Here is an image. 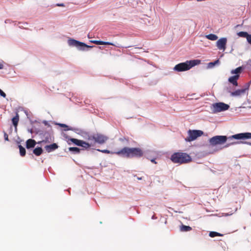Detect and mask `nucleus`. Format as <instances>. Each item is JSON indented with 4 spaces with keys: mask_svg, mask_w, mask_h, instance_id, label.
Listing matches in <instances>:
<instances>
[{
    "mask_svg": "<svg viewBox=\"0 0 251 251\" xmlns=\"http://www.w3.org/2000/svg\"><path fill=\"white\" fill-rule=\"evenodd\" d=\"M116 154L122 155L126 158L140 157L143 155L142 150L139 148L125 147L120 151H116Z\"/></svg>",
    "mask_w": 251,
    "mask_h": 251,
    "instance_id": "nucleus-1",
    "label": "nucleus"
},
{
    "mask_svg": "<svg viewBox=\"0 0 251 251\" xmlns=\"http://www.w3.org/2000/svg\"><path fill=\"white\" fill-rule=\"evenodd\" d=\"M171 161L176 164H183L192 161L191 156L185 152H177L174 153L171 156Z\"/></svg>",
    "mask_w": 251,
    "mask_h": 251,
    "instance_id": "nucleus-2",
    "label": "nucleus"
},
{
    "mask_svg": "<svg viewBox=\"0 0 251 251\" xmlns=\"http://www.w3.org/2000/svg\"><path fill=\"white\" fill-rule=\"evenodd\" d=\"M200 60H187L185 62L180 63L176 65L174 69L177 72H183L190 70L195 65L200 64Z\"/></svg>",
    "mask_w": 251,
    "mask_h": 251,
    "instance_id": "nucleus-3",
    "label": "nucleus"
},
{
    "mask_svg": "<svg viewBox=\"0 0 251 251\" xmlns=\"http://www.w3.org/2000/svg\"><path fill=\"white\" fill-rule=\"evenodd\" d=\"M108 139V137L101 133H96L88 137L89 140H94L95 143L99 144H104Z\"/></svg>",
    "mask_w": 251,
    "mask_h": 251,
    "instance_id": "nucleus-4",
    "label": "nucleus"
},
{
    "mask_svg": "<svg viewBox=\"0 0 251 251\" xmlns=\"http://www.w3.org/2000/svg\"><path fill=\"white\" fill-rule=\"evenodd\" d=\"M203 133L201 130L189 129L188 131V136L185 139V140L187 142H191L201 136Z\"/></svg>",
    "mask_w": 251,
    "mask_h": 251,
    "instance_id": "nucleus-5",
    "label": "nucleus"
},
{
    "mask_svg": "<svg viewBox=\"0 0 251 251\" xmlns=\"http://www.w3.org/2000/svg\"><path fill=\"white\" fill-rule=\"evenodd\" d=\"M227 138L226 136L217 135L211 138L209 141L212 146L223 144L226 142Z\"/></svg>",
    "mask_w": 251,
    "mask_h": 251,
    "instance_id": "nucleus-6",
    "label": "nucleus"
},
{
    "mask_svg": "<svg viewBox=\"0 0 251 251\" xmlns=\"http://www.w3.org/2000/svg\"><path fill=\"white\" fill-rule=\"evenodd\" d=\"M229 105L223 102H217L212 104V111L214 113L220 112L227 110Z\"/></svg>",
    "mask_w": 251,
    "mask_h": 251,
    "instance_id": "nucleus-7",
    "label": "nucleus"
},
{
    "mask_svg": "<svg viewBox=\"0 0 251 251\" xmlns=\"http://www.w3.org/2000/svg\"><path fill=\"white\" fill-rule=\"evenodd\" d=\"M228 139H235L237 140H245L251 139V133L245 132L236 134L229 136Z\"/></svg>",
    "mask_w": 251,
    "mask_h": 251,
    "instance_id": "nucleus-8",
    "label": "nucleus"
},
{
    "mask_svg": "<svg viewBox=\"0 0 251 251\" xmlns=\"http://www.w3.org/2000/svg\"><path fill=\"white\" fill-rule=\"evenodd\" d=\"M226 43L227 39L225 37L221 38L217 41L216 46L219 50L224 51L226 49Z\"/></svg>",
    "mask_w": 251,
    "mask_h": 251,
    "instance_id": "nucleus-9",
    "label": "nucleus"
},
{
    "mask_svg": "<svg viewBox=\"0 0 251 251\" xmlns=\"http://www.w3.org/2000/svg\"><path fill=\"white\" fill-rule=\"evenodd\" d=\"M68 44L70 46H75L76 47H85L87 48H92V46H89L86 45L85 43L80 42L79 41H76L75 39H70L68 40Z\"/></svg>",
    "mask_w": 251,
    "mask_h": 251,
    "instance_id": "nucleus-10",
    "label": "nucleus"
},
{
    "mask_svg": "<svg viewBox=\"0 0 251 251\" xmlns=\"http://www.w3.org/2000/svg\"><path fill=\"white\" fill-rule=\"evenodd\" d=\"M92 43L98 45H112L114 46H116L118 48H121L122 46L119 44H114L111 42H104L101 41H98V40H94L92 41Z\"/></svg>",
    "mask_w": 251,
    "mask_h": 251,
    "instance_id": "nucleus-11",
    "label": "nucleus"
},
{
    "mask_svg": "<svg viewBox=\"0 0 251 251\" xmlns=\"http://www.w3.org/2000/svg\"><path fill=\"white\" fill-rule=\"evenodd\" d=\"M58 148V145L56 143H53L52 144L47 145L45 147L46 151L48 152H50L57 149Z\"/></svg>",
    "mask_w": 251,
    "mask_h": 251,
    "instance_id": "nucleus-12",
    "label": "nucleus"
},
{
    "mask_svg": "<svg viewBox=\"0 0 251 251\" xmlns=\"http://www.w3.org/2000/svg\"><path fill=\"white\" fill-rule=\"evenodd\" d=\"M239 78V76L238 75H234L228 78V81L232 83L234 86H237L238 85L237 80Z\"/></svg>",
    "mask_w": 251,
    "mask_h": 251,
    "instance_id": "nucleus-13",
    "label": "nucleus"
},
{
    "mask_svg": "<svg viewBox=\"0 0 251 251\" xmlns=\"http://www.w3.org/2000/svg\"><path fill=\"white\" fill-rule=\"evenodd\" d=\"M248 88L238 89L231 93L232 96H239L244 94Z\"/></svg>",
    "mask_w": 251,
    "mask_h": 251,
    "instance_id": "nucleus-14",
    "label": "nucleus"
},
{
    "mask_svg": "<svg viewBox=\"0 0 251 251\" xmlns=\"http://www.w3.org/2000/svg\"><path fill=\"white\" fill-rule=\"evenodd\" d=\"M36 144V141L32 139H28L26 142V148L30 149L34 148Z\"/></svg>",
    "mask_w": 251,
    "mask_h": 251,
    "instance_id": "nucleus-15",
    "label": "nucleus"
},
{
    "mask_svg": "<svg viewBox=\"0 0 251 251\" xmlns=\"http://www.w3.org/2000/svg\"><path fill=\"white\" fill-rule=\"evenodd\" d=\"M244 70V68L242 66L239 67L234 70H232L231 71V74H235V75H238L240 76V74Z\"/></svg>",
    "mask_w": 251,
    "mask_h": 251,
    "instance_id": "nucleus-16",
    "label": "nucleus"
},
{
    "mask_svg": "<svg viewBox=\"0 0 251 251\" xmlns=\"http://www.w3.org/2000/svg\"><path fill=\"white\" fill-rule=\"evenodd\" d=\"M69 141H71V142L73 143L75 145L79 146L81 145V143L82 140H78L75 138H70L69 141H68V144L70 145L71 143L69 142Z\"/></svg>",
    "mask_w": 251,
    "mask_h": 251,
    "instance_id": "nucleus-17",
    "label": "nucleus"
},
{
    "mask_svg": "<svg viewBox=\"0 0 251 251\" xmlns=\"http://www.w3.org/2000/svg\"><path fill=\"white\" fill-rule=\"evenodd\" d=\"M33 153L36 156H39L43 153V149L41 147H37L33 151Z\"/></svg>",
    "mask_w": 251,
    "mask_h": 251,
    "instance_id": "nucleus-18",
    "label": "nucleus"
},
{
    "mask_svg": "<svg viewBox=\"0 0 251 251\" xmlns=\"http://www.w3.org/2000/svg\"><path fill=\"white\" fill-rule=\"evenodd\" d=\"M19 120V116L18 114L17 113L16 116L14 117H13L12 119V123L15 127L17 126Z\"/></svg>",
    "mask_w": 251,
    "mask_h": 251,
    "instance_id": "nucleus-19",
    "label": "nucleus"
},
{
    "mask_svg": "<svg viewBox=\"0 0 251 251\" xmlns=\"http://www.w3.org/2000/svg\"><path fill=\"white\" fill-rule=\"evenodd\" d=\"M205 37L211 41H215L218 39V36L214 34H209L205 35Z\"/></svg>",
    "mask_w": 251,
    "mask_h": 251,
    "instance_id": "nucleus-20",
    "label": "nucleus"
},
{
    "mask_svg": "<svg viewBox=\"0 0 251 251\" xmlns=\"http://www.w3.org/2000/svg\"><path fill=\"white\" fill-rule=\"evenodd\" d=\"M192 230V227L190 226L182 225L180 226V230L181 231L186 232Z\"/></svg>",
    "mask_w": 251,
    "mask_h": 251,
    "instance_id": "nucleus-21",
    "label": "nucleus"
},
{
    "mask_svg": "<svg viewBox=\"0 0 251 251\" xmlns=\"http://www.w3.org/2000/svg\"><path fill=\"white\" fill-rule=\"evenodd\" d=\"M237 35L239 37L246 38L247 39V38L248 37L249 34H248V32L245 31H240L237 33Z\"/></svg>",
    "mask_w": 251,
    "mask_h": 251,
    "instance_id": "nucleus-22",
    "label": "nucleus"
},
{
    "mask_svg": "<svg viewBox=\"0 0 251 251\" xmlns=\"http://www.w3.org/2000/svg\"><path fill=\"white\" fill-rule=\"evenodd\" d=\"M19 150H20V155L22 156H25V153H26V151H25V148H24L22 145H19Z\"/></svg>",
    "mask_w": 251,
    "mask_h": 251,
    "instance_id": "nucleus-23",
    "label": "nucleus"
},
{
    "mask_svg": "<svg viewBox=\"0 0 251 251\" xmlns=\"http://www.w3.org/2000/svg\"><path fill=\"white\" fill-rule=\"evenodd\" d=\"M81 145H80L79 146L82 147L86 149L89 148L91 146V144L83 140L81 141Z\"/></svg>",
    "mask_w": 251,
    "mask_h": 251,
    "instance_id": "nucleus-24",
    "label": "nucleus"
},
{
    "mask_svg": "<svg viewBox=\"0 0 251 251\" xmlns=\"http://www.w3.org/2000/svg\"><path fill=\"white\" fill-rule=\"evenodd\" d=\"M69 151H72L75 153H79L80 152V149L77 147H70Z\"/></svg>",
    "mask_w": 251,
    "mask_h": 251,
    "instance_id": "nucleus-25",
    "label": "nucleus"
},
{
    "mask_svg": "<svg viewBox=\"0 0 251 251\" xmlns=\"http://www.w3.org/2000/svg\"><path fill=\"white\" fill-rule=\"evenodd\" d=\"M223 235L220 233L215 231H211L209 233V236L211 237H214L215 236H222Z\"/></svg>",
    "mask_w": 251,
    "mask_h": 251,
    "instance_id": "nucleus-26",
    "label": "nucleus"
},
{
    "mask_svg": "<svg viewBox=\"0 0 251 251\" xmlns=\"http://www.w3.org/2000/svg\"><path fill=\"white\" fill-rule=\"evenodd\" d=\"M97 151H99L101 152L102 153H104L116 154V152L111 151H110L107 150H99V149H98V150H97Z\"/></svg>",
    "mask_w": 251,
    "mask_h": 251,
    "instance_id": "nucleus-27",
    "label": "nucleus"
},
{
    "mask_svg": "<svg viewBox=\"0 0 251 251\" xmlns=\"http://www.w3.org/2000/svg\"><path fill=\"white\" fill-rule=\"evenodd\" d=\"M0 95L3 98L6 97L5 93L4 92H3L0 89Z\"/></svg>",
    "mask_w": 251,
    "mask_h": 251,
    "instance_id": "nucleus-28",
    "label": "nucleus"
},
{
    "mask_svg": "<svg viewBox=\"0 0 251 251\" xmlns=\"http://www.w3.org/2000/svg\"><path fill=\"white\" fill-rule=\"evenodd\" d=\"M248 42L251 45V34H249L248 37L247 38Z\"/></svg>",
    "mask_w": 251,
    "mask_h": 251,
    "instance_id": "nucleus-29",
    "label": "nucleus"
},
{
    "mask_svg": "<svg viewBox=\"0 0 251 251\" xmlns=\"http://www.w3.org/2000/svg\"><path fill=\"white\" fill-rule=\"evenodd\" d=\"M4 137L5 140L8 141V134L6 132H4Z\"/></svg>",
    "mask_w": 251,
    "mask_h": 251,
    "instance_id": "nucleus-30",
    "label": "nucleus"
},
{
    "mask_svg": "<svg viewBox=\"0 0 251 251\" xmlns=\"http://www.w3.org/2000/svg\"><path fill=\"white\" fill-rule=\"evenodd\" d=\"M59 125L61 126V127H68V126H67L65 124H59Z\"/></svg>",
    "mask_w": 251,
    "mask_h": 251,
    "instance_id": "nucleus-31",
    "label": "nucleus"
},
{
    "mask_svg": "<svg viewBox=\"0 0 251 251\" xmlns=\"http://www.w3.org/2000/svg\"><path fill=\"white\" fill-rule=\"evenodd\" d=\"M56 6L64 7V6H65V5L63 3H57V4H56Z\"/></svg>",
    "mask_w": 251,
    "mask_h": 251,
    "instance_id": "nucleus-32",
    "label": "nucleus"
},
{
    "mask_svg": "<svg viewBox=\"0 0 251 251\" xmlns=\"http://www.w3.org/2000/svg\"><path fill=\"white\" fill-rule=\"evenodd\" d=\"M151 219H156L155 214H154L151 216Z\"/></svg>",
    "mask_w": 251,
    "mask_h": 251,
    "instance_id": "nucleus-33",
    "label": "nucleus"
},
{
    "mask_svg": "<svg viewBox=\"0 0 251 251\" xmlns=\"http://www.w3.org/2000/svg\"><path fill=\"white\" fill-rule=\"evenodd\" d=\"M3 68V65L2 64L0 63V69H2Z\"/></svg>",
    "mask_w": 251,
    "mask_h": 251,
    "instance_id": "nucleus-34",
    "label": "nucleus"
},
{
    "mask_svg": "<svg viewBox=\"0 0 251 251\" xmlns=\"http://www.w3.org/2000/svg\"><path fill=\"white\" fill-rule=\"evenodd\" d=\"M151 161V162H152L154 163H156V162H155V159H153Z\"/></svg>",
    "mask_w": 251,
    "mask_h": 251,
    "instance_id": "nucleus-35",
    "label": "nucleus"
},
{
    "mask_svg": "<svg viewBox=\"0 0 251 251\" xmlns=\"http://www.w3.org/2000/svg\"><path fill=\"white\" fill-rule=\"evenodd\" d=\"M137 178L138 179V180H141L142 179V178L141 177H137Z\"/></svg>",
    "mask_w": 251,
    "mask_h": 251,
    "instance_id": "nucleus-36",
    "label": "nucleus"
}]
</instances>
